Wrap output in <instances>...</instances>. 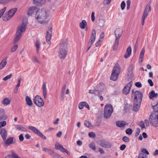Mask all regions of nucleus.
Listing matches in <instances>:
<instances>
[{
	"label": "nucleus",
	"mask_w": 158,
	"mask_h": 158,
	"mask_svg": "<svg viewBox=\"0 0 158 158\" xmlns=\"http://www.w3.org/2000/svg\"><path fill=\"white\" fill-rule=\"evenodd\" d=\"M49 17L48 11L46 10H39L35 15L36 20L41 24H45L48 22L49 20Z\"/></svg>",
	"instance_id": "1"
},
{
	"label": "nucleus",
	"mask_w": 158,
	"mask_h": 158,
	"mask_svg": "<svg viewBox=\"0 0 158 158\" xmlns=\"http://www.w3.org/2000/svg\"><path fill=\"white\" fill-rule=\"evenodd\" d=\"M27 25V23L26 22H23L22 24L18 27L14 41V44H15L17 43L20 39L22 33L24 32L26 30Z\"/></svg>",
	"instance_id": "2"
},
{
	"label": "nucleus",
	"mask_w": 158,
	"mask_h": 158,
	"mask_svg": "<svg viewBox=\"0 0 158 158\" xmlns=\"http://www.w3.org/2000/svg\"><path fill=\"white\" fill-rule=\"evenodd\" d=\"M67 44L66 42L62 43L60 46L58 52L59 56L61 59H64L67 52Z\"/></svg>",
	"instance_id": "3"
},
{
	"label": "nucleus",
	"mask_w": 158,
	"mask_h": 158,
	"mask_svg": "<svg viewBox=\"0 0 158 158\" xmlns=\"http://www.w3.org/2000/svg\"><path fill=\"white\" fill-rule=\"evenodd\" d=\"M120 70L119 66L117 65H115L113 68L110 76V79L115 81L117 80Z\"/></svg>",
	"instance_id": "4"
},
{
	"label": "nucleus",
	"mask_w": 158,
	"mask_h": 158,
	"mask_svg": "<svg viewBox=\"0 0 158 158\" xmlns=\"http://www.w3.org/2000/svg\"><path fill=\"white\" fill-rule=\"evenodd\" d=\"M150 124L153 126L158 127V112L151 114L149 118Z\"/></svg>",
	"instance_id": "5"
},
{
	"label": "nucleus",
	"mask_w": 158,
	"mask_h": 158,
	"mask_svg": "<svg viewBox=\"0 0 158 158\" xmlns=\"http://www.w3.org/2000/svg\"><path fill=\"white\" fill-rule=\"evenodd\" d=\"M17 10L18 9L16 8H13L6 12L2 17L3 20L7 21L10 19L14 15Z\"/></svg>",
	"instance_id": "6"
},
{
	"label": "nucleus",
	"mask_w": 158,
	"mask_h": 158,
	"mask_svg": "<svg viewBox=\"0 0 158 158\" xmlns=\"http://www.w3.org/2000/svg\"><path fill=\"white\" fill-rule=\"evenodd\" d=\"M113 112L112 106L111 104H108L105 106L104 110V116L106 118H108L110 116Z\"/></svg>",
	"instance_id": "7"
},
{
	"label": "nucleus",
	"mask_w": 158,
	"mask_h": 158,
	"mask_svg": "<svg viewBox=\"0 0 158 158\" xmlns=\"http://www.w3.org/2000/svg\"><path fill=\"white\" fill-rule=\"evenodd\" d=\"M132 96L134 97V101H138L139 103H141L143 98V94L139 91H135L134 90H131Z\"/></svg>",
	"instance_id": "8"
},
{
	"label": "nucleus",
	"mask_w": 158,
	"mask_h": 158,
	"mask_svg": "<svg viewBox=\"0 0 158 158\" xmlns=\"http://www.w3.org/2000/svg\"><path fill=\"white\" fill-rule=\"evenodd\" d=\"M34 103L37 106L41 107L44 105V103L42 99L40 96L37 95L33 100Z\"/></svg>",
	"instance_id": "9"
},
{
	"label": "nucleus",
	"mask_w": 158,
	"mask_h": 158,
	"mask_svg": "<svg viewBox=\"0 0 158 158\" xmlns=\"http://www.w3.org/2000/svg\"><path fill=\"white\" fill-rule=\"evenodd\" d=\"M28 128L31 130L35 133L37 134L42 139H46V137L37 128L33 126H30Z\"/></svg>",
	"instance_id": "10"
},
{
	"label": "nucleus",
	"mask_w": 158,
	"mask_h": 158,
	"mask_svg": "<svg viewBox=\"0 0 158 158\" xmlns=\"http://www.w3.org/2000/svg\"><path fill=\"white\" fill-rule=\"evenodd\" d=\"M52 32V27L50 26L47 32V35L46 36L47 42L49 44H51L50 40L51 39Z\"/></svg>",
	"instance_id": "11"
},
{
	"label": "nucleus",
	"mask_w": 158,
	"mask_h": 158,
	"mask_svg": "<svg viewBox=\"0 0 158 158\" xmlns=\"http://www.w3.org/2000/svg\"><path fill=\"white\" fill-rule=\"evenodd\" d=\"M38 9L36 6H33L29 7L28 9L27 14L30 16L34 14L39 11Z\"/></svg>",
	"instance_id": "12"
},
{
	"label": "nucleus",
	"mask_w": 158,
	"mask_h": 158,
	"mask_svg": "<svg viewBox=\"0 0 158 158\" xmlns=\"http://www.w3.org/2000/svg\"><path fill=\"white\" fill-rule=\"evenodd\" d=\"M55 148L60 150L63 152H66L68 155L69 154L68 151L64 148L58 142L56 143L55 145Z\"/></svg>",
	"instance_id": "13"
},
{
	"label": "nucleus",
	"mask_w": 158,
	"mask_h": 158,
	"mask_svg": "<svg viewBox=\"0 0 158 158\" xmlns=\"http://www.w3.org/2000/svg\"><path fill=\"white\" fill-rule=\"evenodd\" d=\"M132 84V82H130L126 85L123 89V94H127L129 93Z\"/></svg>",
	"instance_id": "14"
},
{
	"label": "nucleus",
	"mask_w": 158,
	"mask_h": 158,
	"mask_svg": "<svg viewBox=\"0 0 158 158\" xmlns=\"http://www.w3.org/2000/svg\"><path fill=\"white\" fill-rule=\"evenodd\" d=\"M99 144L100 146L104 148H110L111 147L110 143L105 140H100Z\"/></svg>",
	"instance_id": "15"
},
{
	"label": "nucleus",
	"mask_w": 158,
	"mask_h": 158,
	"mask_svg": "<svg viewBox=\"0 0 158 158\" xmlns=\"http://www.w3.org/2000/svg\"><path fill=\"white\" fill-rule=\"evenodd\" d=\"M96 36V32L95 30L93 29L92 30L91 37L90 39L89 43L90 44L92 45L94 42Z\"/></svg>",
	"instance_id": "16"
},
{
	"label": "nucleus",
	"mask_w": 158,
	"mask_h": 158,
	"mask_svg": "<svg viewBox=\"0 0 158 158\" xmlns=\"http://www.w3.org/2000/svg\"><path fill=\"white\" fill-rule=\"evenodd\" d=\"M122 30L120 28H117L115 31V39L119 40V39L123 34Z\"/></svg>",
	"instance_id": "17"
},
{
	"label": "nucleus",
	"mask_w": 158,
	"mask_h": 158,
	"mask_svg": "<svg viewBox=\"0 0 158 158\" xmlns=\"http://www.w3.org/2000/svg\"><path fill=\"white\" fill-rule=\"evenodd\" d=\"M141 103H139L138 101H134V104L133 106V110L135 111H138L139 109Z\"/></svg>",
	"instance_id": "18"
},
{
	"label": "nucleus",
	"mask_w": 158,
	"mask_h": 158,
	"mask_svg": "<svg viewBox=\"0 0 158 158\" xmlns=\"http://www.w3.org/2000/svg\"><path fill=\"white\" fill-rule=\"evenodd\" d=\"M0 134L4 140H5L7 136V132L5 129H2L1 130Z\"/></svg>",
	"instance_id": "19"
},
{
	"label": "nucleus",
	"mask_w": 158,
	"mask_h": 158,
	"mask_svg": "<svg viewBox=\"0 0 158 158\" xmlns=\"http://www.w3.org/2000/svg\"><path fill=\"white\" fill-rule=\"evenodd\" d=\"M35 4L37 6H41L45 2V0H33Z\"/></svg>",
	"instance_id": "20"
},
{
	"label": "nucleus",
	"mask_w": 158,
	"mask_h": 158,
	"mask_svg": "<svg viewBox=\"0 0 158 158\" xmlns=\"http://www.w3.org/2000/svg\"><path fill=\"white\" fill-rule=\"evenodd\" d=\"M116 126L118 127H124L126 125H127L128 123L124 121H118L116 123Z\"/></svg>",
	"instance_id": "21"
},
{
	"label": "nucleus",
	"mask_w": 158,
	"mask_h": 158,
	"mask_svg": "<svg viewBox=\"0 0 158 158\" xmlns=\"http://www.w3.org/2000/svg\"><path fill=\"white\" fill-rule=\"evenodd\" d=\"M43 90V95L44 98H46L47 94V90L46 88V83L45 82L43 83L42 85Z\"/></svg>",
	"instance_id": "22"
},
{
	"label": "nucleus",
	"mask_w": 158,
	"mask_h": 158,
	"mask_svg": "<svg viewBox=\"0 0 158 158\" xmlns=\"http://www.w3.org/2000/svg\"><path fill=\"white\" fill-rule=\"evenodd\" d=\"M131 47L129 46L126 52L124 55V57L127 58L129 57L131 55Z\"/></svg>",
	"instance_id": "23"
},
{
	"label": "nucleus",
	"mask_w": 158,
	"mask_h": 158,
	"mask_svg": "<svg viewBox=\"0 0 158 158\" xmlns=\"http://www.w3.org/2000/svg\"><path fill=\"white\" fill-rule=\"evenodd\" d=\"M145 52V50L144 48H143L141 50L140 53L139 57V62H142L143 60V59L144 55Z\"/></svg>",
	"instance_id": "24"
},
{
	"label": "nucleus",
	"mask_w": 158,
	"mask_h": 158,
	"mask_svg": "<svg viewBox=\"0 0 158 158\" xmlns=\"http://www.w3.org/2000/svg\"><path fill=\"white\" fill-rule=\"evenodd\" d=\"M157 93H155L154 90L151 91L149 94V97L150 99H152L153 98H157L158 97Z\"/></svg>",
	"instance_id": "25"
},
{
	"label": "nucleus",
	"mask_w": 158,
	"mask_h": 158,
	"mask_svg": "<svg viewBox=\"0 0 158 158\" xmlns=\"http://www.w3.org/2000/svg\"><path fill=\"white\" fill-rule=\"evenodd\" d=\"M50 155L53 158H63L60 156L52 151L50 152Z\"/></svg>",
	"instance_id": "26"
},
{
	"label": "nucleus",
	"mask_w": 158,
	"mask_h": 158,
	"mask_svg": "<svg viewBox=\"0 0 158 158\" xmlns=\"http://www.w3.org/2000/svg\"><path fill=\"white\" fill-rule=\"evenodd\" d=\"M5 114L4 109L0 108V120L4 119L5 118Z\"/></svg>",
	"instance_id": "27"
},
{
	"label": "nucleus",
	"mask_w": 158,
	"mask_h": 158,
	"mask_svg": "<svg viewBox=\"0 0 158 158\" xmlns=\"http://www.w3.org/2000/svg\"><path fill=\"white\" fill-rule=\"evenodd\" d=\"M7 64L6 59H3L0 63V69H2Z\"/></svg>",
	"instance_id": "28"
},
{
	"label": "nucleus",
	"mask_w": 158,
	"mask_h": 158,
	"mask_svg": "<svg viewBox=\"0 0 158 158\" xmlns=\"http://www.w3.org/2000/svg\"><path fill=\"white\" fill-rule=\"evenodd\" d=\"M10 102V101L7 98H4L2 101V103L5 106L9 105Z\"/></svg>",
	"instance_id": "29"
},
{
	"label": "nucleus",
	"mask_w": 158,
	"mask_h": 158,
	"mask_svg": "<svg viewBox=\"0 0 158 158\" xmlns=\"http://www.w3.org/2000/svg\"><path fill=\"white\" fill-rule=\"evenodd\" d=\"M98 90L103 91L106 89V87L103 83H100L98 85Z\"/></svg>",
	"instance_id": "30"
},
{
	"label": "nucleus",
	"mask_w": 158,
	"mask_h": 158,
	"mask_svg": "<svg viewBox=\"0 0 158 158\" xmlns=\"http://www.w3.org/2000/svg\"><path fill=\"white\" fill-rule=\"evenodd\" d=\"M148 13L144 11L142 19V25H143L144 23V21L148 15Z\"/></svg>",
	"instance_id": "31"
},
{
	"label": "nucleus",
	"mask_w": 158,
	"mask_h": 158,
	"mask_svg": "<svg viewBox=\"0 0 158 158\" xmlns=\"http://www.w3.org/2000/svg\"><path fill=\"white\" fill-rule=\"evenodd\" d=\"M87 25V23L85 20H82V22L80 23L79 26L80 28L82 29L85 28V26Z\"/></svg>",
	"instance_id": "32"
},
{
	"label": "nucleus",
	"mask_w": 158,
	"mask_h": 158,
	"mask_svg": "<svg viewBox=\"0 0 158 158\" xmlns=\"http://www.w3.org/2000/svg\"><path fill=\"white\" fill-rule=\"evenodd\" d=\"M13 137H10L6 140L5 143L6 144H7V145L12 144L13 143Z\"/></svg>",
	"instance_id": "33"
},
{
	"label": "nucleus",
	"mask_w": 158,
	"mask_h": 158,
	"mask_svg": "<svg viewBox=\"0 0 158 158\" xmlns=\"http://www.w3.org/2000/svg\"><path fill=\"white\" fill-rule=\"evenodd\" d=\"M119 40L116 39L115 40V42L113 46V49L114 50H116L118 48V46L119 44Z\"/></svg>",
	"instance_id": "34"
},
{
	"label": "nucleus",
	"mask_w": 158,
	"mask_h": 158,
	"mask_svg": "<svg viewBox=\"0 0 158 158\" xmlns=\"http://www.w3.org/2000/svg\"><path fill=\"white\" fill-rule=\"evenodd\" d=\"M26 101L27 104L29 106H31L32 105V102L30 98L28 96H27L26 98Z\"/></svg>",
	"instance_id": "35"
},
{
	"label": "nucleus",
	"mask_w": 158,
	"mask_h": 158,
	"mask_svg": "<svg viewBox=\"0 0 158 158\" xmlns=\"http://www.w3.org/2000/svg\"><path fill=\"white\" fill-rule=\"evenodd\" d=\"M40 44L38 40H36L35 42V45L36 48V52H39V50L40 49Z\"/></svg>",
	"instance_id": "36"
},
{
	"label": "nucleus",
	"mask_w": 158,
	"mask_h": 158,
	"mask_svg": "<svg viewBox=\"0 0 158 158\" xmlns=\"http://www.w3.org/2000/svg\"><path fill=\"white\" fill-rule=\"evenodd\" d=\"M151 7L150 5V2L146 6L145 9L144 10V12L149 13V12L151 10Z\"/></svg>",
	"instance_id": "37"
},
{
	"label": "nucleus",
	"mask_w": 158,
	"mask_h": 158,
	"mask_svg": "<svg viewBox=\"0 0 158 158\" xmlns=\"http://www.w3.org/2000/svg\"><path fill=\"white\" fill-rule=\"evenodd\" d=\"M133 66L132 65H130L128 68V75H131L133 73Z\"/></svg>",
	"instance_id": "38"
},
{
	"label": "nucleus",
	"mask_w": 158,
	"mask_h": 158,
	"mask_svg": "<svg viewBox=\"0 0 158 158\" xmlns=\"http://www.w3.org/2000/svg\"><path fill=\"white\" fill-rule=\"evenodd\" d=\"M16 128L19 130L23 131H27L26 129L23 126L20 125H18L16 126Z\"/></svg>",
	"instance_id": "39"
},
{
	"label": "nucleus",
	"mask_w": 158,
	"mask_h": 158,
	"mask_svg": "<svg viewBox=\"0 0 158 158\" xmlns=\"http://www.w3.org/2000/svg\"><path fill=\"white\" fill-rule=\"evenodd\" d=\"M66 87V85H64L62 87L61 89V97L62 98H64V92L65 90Z\"/></svg>",
	"instance_id": "40"
},
{
	"label": "nucleus",
	"mask_w": 158,
	"mask_h": 158,
	"mask_svg": "<svg viewBox=\"0 0 158 158\" xmlns=\"http://www.w3.org/2000/svg\"><path fill=\"white\" fill-rule=\"evenodd\" d=\"M89 147L92 150H96V148L95 144L94 142H91L89 144Z\"/></svg>",
	"instance_id": "41"
},
{
	"label": "nucleus",
	"mask_w": 158,
	"mask_h": 158,
	"mask_svg": "<svg viewBox=\"0 0 158 158\" xmlns=\"http://www.w3.org/2000/svg\"><path fill=\"white\" fill-rule=\"evenodd\" d=\"M86 104L85 102H81L79 103L78 105V107L79 109L81 110L82 109L84 106H85V104Z\"/></svg>",
	"instance_id": "42"
},
{
	"label": "nucleus",
	"mask_w": 158,
	"mask_h": 158,
	"mask_svg": "<svg viewBox=\"0 0 158 158\" xmlns=\"http://www.w3.org/2000/svg\"><path fill=\"white\" fill-rule=\"evenodd\" d=\"M6 7H5L0 10V18L2 17L4 13L6 11Z\"/></svg>",
	"instance_id": "43"
},
{
	"label": "nucleus",
	"mask_w": 158,
	"mask_h": 158,
	"mask_svg": "<svg viewBox=\"0 0 158 158\" xmlns=\"http://www.w3.org/2000/svg\"><path fill=\"white\" fill-rule=\"evenodd\" d=\"M132 132V130L131 128H128L126 131V133L127 134L130 135H131Z\"/></svg>",
	"instance_id": "44"
},
{
	"label": "nucleus",
	"mask_w": 158,
	"mask_h": 158,
	"mask_svg": "<svg viewBox=\"0 0 158 158\" xmlns=\"http://www.w3.org/2000/svg\"><path fill=\"white\" fill-rule=\"evenodd\" d=\"M42 150L43 151L45 152H47L49 153L50 154V152H52V150L51 149L46 148H42Z\"/></svg>",
	"instance_id": "45"
},
{
	"label": "nucleus",
	"mask_w": 158,
	"mask_h": 158,
	"mask_svg": "<svg viewBox=\"0 0 158 158\" xmlns=\"http://www.w3.org/2000/svg\"><path fill=\"white\" fill-rule=\"evenodd\" d=\"M84 125L88 127H89L91 126L90 123L87 121H85L84 122Z\"/></svg>",
	"instance_id": "46"
},
{
	"label": "nucleus",
	"mask_w": 158,
	"mask_h": 158,
	"mask_svg": "<svg viewBox=\"0 0 158 158\" xmlns=\"http://www.w3.org/2000/svg\"><path fill=\"white\" fill-rule=\"evenodd\" d=\"M6 121H3L0 122V129L2 127L6 126Z\"/></svg>",
	"instance_id": "47"
},
{
	"label": "nucleus",
	"mask_w": 158,
	"mask_h": 158,
	"mask_svg": "<svg viewBox=\"0 0 158 158\" xmlns=\"http://www.w3.org/2000/svg\"><path fill=\"white\" fill-rule=\"evenodd\" d=\"M12 76V75L11 74H10V75L7 76L3 78V81H6L7 80L10 79Z\"/></svg>",
	"instance_id": "48"
},
{
	"label": "nucleus",
	"mask_w": 158,
	"mask_h": 158,
	"mask_svg": "<svg viewBox=\"0 0 158 158\" xmlns=\"http://www.w3.org/2000/svg\"><path fill=\"white\" fill-rule=\"evenodd\" d=\"M122 140L125 142H128L129 141V138L126 136H123V137Z\"/></svg>",
	"instance_id": "49"
},
{
	"label": "nucleus",
	"mask_w": 158,
	"mask_h": 158,
	"mask_svg": "<svg viewBox=\"0 0 158 158\" xmlns=\"http://www.w3.org/2000/svg\"><path fill=\"white\" fill-rule=\"evenodd\" d=\"M18 46L17 45L14 46L11 49V52H14L17 49Z\"/></svg>",
	"instance_id": "50"
},
{
	"label": "nucleus",
	"mask_w": 158,
	"mask_h": 158,
	"mask_svg": "<svg viewBox=\"0 0 158 158\" xmlns=\"http://www.w3.org/2000/svg\"><path fill=\"white\" fill-rule=\"evenodd\" d=\"M139 125L141 128L142 129L144 128L145 125L144 122L142 121H140L139 123Z\"/></svg>",
	"instance_id": "51"
},
{
	"label": "nucleus",
	"mask_w": 158,
	"mask_h": 158,
	"mask_svg": "<svg viewBox=\"0 0 158 158\" xmlns=\"http://www.w3.org/2000/svg\"><path fill=\"white\" fill-rule=\"evenodd\" d=\"M141 153H143V154H144V153H145L147 155L149 154V152L147 151V150L145 149V148H143L141 151Z\"/></svg>",
	"instance_id": "52"
},
{
	"label": "nucleus",
	"mask_w": 158,
	"mask_h": 158,
	"mask_svg": "<svg viewBox=\"0 0 158 158\" xmlns=\"http://www.w3.org/2000/svg\"><path fill=\"white\" fill-rule=\"evenodd\" d=\"M140 132V129L139 128H137L135 130V136L137 137L139 135Z\"/></svg>",
	"instance_id": "53"
},
{
	"label": "nucleus",
	"mask_w": 158,
	"mask_h": 158,
	"mask_svg": "<svg viewBox=\"0 0 158 158\" xmlns=\"http://www.w3.org/2000/svg\"><path fill=\"white\" fill-rule=\"evenodd\" d=\"M126 4L124 1H122L121 3V6L122 10H123L125 7Z\"/></svg>",
	"instance_id": "54"
},
{
	"label": "nucleus",
	"mask_w": 158,
	"mask_h": 158,
	"mask_svg": "<svg viewBox=\"0 0 158 158\" xmlns=\"http://www.w3.org/2000/svg\"><path fill=\"white\" fill-rule=\"evenodd\" d=\"M146 157V156L143 153H139L137 158H147Z\"/></svg>",
	"instance_id": "55"
},
{
	"label": "nucleus",
	"mask_w": 158,
	"mask_h": 158,
	"mask_svg": "<svg viewBox=\"0 0 158 158\" xmlns=\"http://www.w3.org/2000/svg\"><path fill=\"white\" fill-rule=\"evenodd\" d=\"M135 85L138 88H140L142 86L141 83L139 82H136L135 83Z\"/></svg>",
	"instance_id": "56"
},
{
	"label": "nucleus",
	"mask_w": 158,
	"mask_h": 158,
	"mask_svg": "<svg viewBox=\"0 0 158 158\" xmlns=\"http://www.w3.org/2000/svg\"><path fill=\"white\" fill-rule=\"evenodd\" d=\"M88 135L91 138H94L95 136V135L93 132L89 133Z\"/></svg>",
	"instance_id": "57"
},
{
	"label": "nucleus",
	"mask_w": 158,
	"mask_h": 158,
	"mask_svg": "<svg viewBox=\"0 0 158 158\" xmlns=\"http://www.w3.org/2000/svg\"><path fill=\"white\" fill-rule=\"evenodd\" d=\"M153 109L155 110V112H158V103L156 105L153 106Z\"/></svg>",
	"instance_id": "58"
},
{
	"label": "nucleus",
	"mask_w": 158,
	"mask_h": 158,
	"mask_svg": "<svg viewBox=\"0 0 158 158\" xmlns=\"http://www.w3.org/2000/svg\"><path fill=\"white\" fill-rule=\"evenodd\" d=\"M131 2L130 0H127V9L128 10L130 7Z\"/></svg>",
	"instance_id": "59"
},
{
	"label": "nucleus",
	"mask_w": 158,
	"mask_h": 158,
	"mask_svg": "<svg viewBox=\"0 0 158 158\" xmlns=\"http://www.w3.org/2000/svg\"><path fill=\"white\" fill-rule=\"evenodd\" d=\"M94 15H95L94 12H93L91 14V20L93 22H94L95 20Z\"/></svg>",
	"instance_id": "60"
},
{
	"label": "nucleus",
	"mask_w": 158,
	"mask_h": 158,
	"mask_svg": "<svg viewBox=\"0 0 158 158\" xmlns=\"http://www.w3.org/2000/svg\"><path fill=\"white\" fill-rule=\"evenodd\" d=\"M126 146L125 144H123L120 146V149L121 150L123 151L126 148Z\"/></svg>",
	"instance_id": "61"
},
{
	"label": "nucleus",
	"mask_w": 158,
	"mask_h": 158,
	"mask_svg": "<svg viewBox=\"0 0 158 158\" xmlns=\"http://www.w3.org/2000/svg\"><path fill=\"white\" fill-rule=\"evenodd\" d=\"M22 78L21 77H19L18 78V84L17 85L18 86H20V84L21 81H22Z\"/></svg>",
	"instance_id": "62"
},
{
	"label": "nucleus",
	"mask_w": 158,
	"mask_h": 158,
	"mask_svg": "<svg viewBox=\"0 0 158 158\" xmlns=\"http://www.w3.org/2000/svg\"><path fill=\"white\" fill-rule=\"evenodd\" d=\"M19 140L22 141L24 140V137L23 134H21L19 136Z\"/></svg>",
	"instance_id": "63"
},
{
	"label": "nucleus",
	"mask_w": 158,
	"mask_h": 158,
	"mask_svg": "<svg viewBox=\"0 0 158 158\" xmlns=\"http://www.w3.org/2000/svg\"><path fill=\"white\" fill-rule=\"evenodd\" d=\"M148 82L151 86H152L153 85V83L151 80L148 79Z\"/></svg>",
	"instance_id": "64"
}]
</instances>
